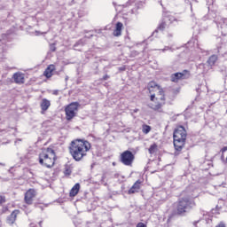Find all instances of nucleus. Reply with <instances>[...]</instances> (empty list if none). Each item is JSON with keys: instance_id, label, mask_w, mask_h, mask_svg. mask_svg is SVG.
Masks as SVG:
<instances>
[{"instance_id": "obj_1", "label": "nucleus", "mask_w": 227, "mask_h": 227, "mask_svg": "<svg viewBox=\"0 0 227 227\" xmlns=\"http://www.w3.org/2000/svg\"><path fill=\"white\" fill-rule=\"evenodd\" d=\"M147 90L150 95V103L148 104L149 109H152V111H154L155 113H164V106H166L168 100L164 88L154 81H151L147 84Z\"/></svg>"}, {"instance_id": "obj_2", "label": "nucleus", "mask_w": 227, "mask_h": 227, "mask_svg": "<svg viewBox=\"0 0 227 227\" xmlns=\"http://www.w3.org/2000/svg\"><path fill=\"white\" fill-rule=\"evenodd\" d=\"M90 150H91V143L86 139H74L68 146V152L76 162H81L88 155Z\"/></svg>"}, {"instance_id": "obj_3", "label": "nucleus", "mask_w": 227, "mask_h": 227, "mask_svg": "<svg viewBox=\"0 0 227 227\" xmlns=\"http://www.w3.org/2000/svg\"><path fill=\"white\" fill-rule=\"evenodd\" d=\"M174 147L176 152H182L187 141V130L184 126H177L173 133Z\"/></svg>"}, {"instance_id": "obj_4", "label": "nucleus", "mask_w": 227, "mask_h": 227, "mask_svg": "<svg viewBox=\"0 0 227 227\" xmlns=\"http://www.w3.org/2000/svg\"><path fill=\"white\" fill-rule=\"evenodd\" d=\"M175 210L172 213L173 215H179L184 217L187 215L189 210H192V201L189 198H181L174 204Z\"/></svg>"}, {"instance_id": "obj_5", "label": "nucleus", "mask_w": 227, "mask_h": 227, "mask_svg": "<svg viewBox=\"0 0 227 227\" xmlns=\"http://www.w3.org/2000/svg\"><path fill=\"white\" fill-rule=\"evenodd\" d=\"M39 163L45 168H52L56 164V152L48 147L42 150L39 153Z\"/></svg>"}, {"instance_id": "obj_6", "label": "nucleus", "mask_w": 227, "mask_h": 227, "mask_svg": "<svg viewBox=\"0 0 227 227\" xmlns=\"http://www.w3.org/2000/svg\"><path fill=\"white\" fill-rule=\"evenodd\" d=\"M80 106L79 102H72L65 107L66 120L67 121H72V120L77 116Z\"/></svg>"}, {"instance_id": "obj_7", "label": "nucleus", "mask_w": 227, "mask_h": 227, "mask_svg": "<svg viewBox=\"0 0 227 227\" xmlns=\"http://www.w3.org/2000/svg\"><path fill=\"white\" fill-rule=\"evenodd\" d=\"M136 156L134 153L129 150L122 152L120 155V162L124 166H129L130 168H132Z\"/></svg>"}, {"instance_id": "obj_8", "label": "nucleus", "mask_w": 227, "mask_h": 227, "mask_svg": "<svg viewBox=\"0 0 227 227\" xmlns=\"http://www.w3.org/2000/svg\"><path fill=\"white\" fill-rule=\"evenodd\" d=\"M191 77V72L187 69L183 70V72H177L170 75L171 82H179V81H184Z\"/></svg>"}, {"instance_id": "obj_9", "label": "nucleus", "mask_w": 227, "mask_h": 227, "mask_svg": "<svg viewBox=\"0 0 227 227\" xmlns=\"http://www.w3.org/2000/svg\"><path fill=\"white\" fill-rule=\"evenodd\" d=\"M141 184H143V181L139 179L137 180L128 191V194H136V192H139V191H141Z\"/></svg>"}, {"instance_id": "obj_10", "label": "nucleus", "mask_w": 227, "mask_h": 227, "mask_svg": "<svg viewBox=\"0 0 227 227\" xmlns=\"http://www.w3.org/2000/svg\"><path fill=\"white\" fill-rule=\"evenodd\" d=\"M55 70H56V66H54L53 64L49 65L43 72L44 77H46V79H51V77L54 75Z\"/></svg>"}, {"instance_id": "obj_11", "label": "nucleus", "mask_w": 227, "mask_h": 227, "mask_svg": "<svg viewBox=\"0 0 227 227\" xmlns=\"http://www.w3.org/2000/svg\"><path fill=\"white\" fill-rule=\"evenodd\" d=\"M20 214L19 209H15L12 214L7 217V224H13L17 221V216Z\"/></svg>"}, {"instance_id": "obj_12", "label": "nucleus", "mask_w": 227, "mask_h": 227, "mask_svg": "<svg viewBox=\"0 0 227 227\" xmlns=\"http://www.w3.org/2000/svg\"><path fill=\"white\" fill-rule=\"evenodd\" d=\"M40 106L42 110V114H45V111H47L49 107H51V101L47 98H43L41 101Z\"/></svg>"}, {"instance_id": "obj_13", "label": "nucleus", "mask_w": 227, "mask_h": 227, "mask_svg": "<svg viewBox=\"0 0 227 227\" xmlns=\"http://www.w3.org/2000/svg\"><path fill=\"white\" fill-rule=\"evenodd\" d=\"M79 191H81V184L76 183L69 192L70 198H75L79 194Z\"/></svg>"}, {"instance_id": "obj_14", "label": "nucleus", "mask_w": 227, "mask_h": 227, "mask_svg": "<svg viewBox=\"0 0 227 227\" xmlns=\"http://www.w3.org/2000/svg\"><path fill=\"white\" fill-rule=\"evenodd\" d=\"M13 80L16 84H24L25 77L22 73H15L13 74Z\"/></svg>"}, {"instance_id": "obj_15", "label": "nucleus", "mask_w": 227, "mask_h": 227, "mask_svg": "<svg viewBox=\"0 0 227 227\" xmlns=\"http://www.w3.org/2000/svg\"><path fill=\"white\" fill-rule=\"evenodd\" d=\"M121 29H123V23L117 22L115 25V29L114 30V36H121Z\"/></svg>"}, {"instance_id": "obj_16", "label": "nucleus", "mask_w": 227, "mask_h": 227, "mask_svg": "<svg viewBox=\"0 0 227 227\" xmlns=\"http://www.w3.org/2000/svg\"><path fill=\"white\" fill-rule=\"evenodd\" d=\"M217 59H218V57L217 55H211L207 63V65H209V67H214V65H215V63H217Z\"/></svg>"}, {"instance_id": "obj_17", "label": "nucleus", "mask_w": 227, "mask_h": 227, "mask_svg": "<svg viewBox=\"0 0 227 227\" xmlns=\"http://www.w3.org/2000/svg\"><path fill=\"white\" fill-rule=\"evenodd\" d=\"M157 150H159V146L157 145V144L154 143L150 145L148 152L150 155H153V153H156Z\"/></svg>"}, {"instance_id": "obj_18", "label": "nucleus", "mask_w": 227, "mask_h": 227, "mask_svg": "<svg viewBox=\"0 0 227 227\" xmlns=\"http://www.w3.org/2000/svg\"><path fill=\"white\" fill-rule=\"evenodd\" d=\"M152 131V126L148 125V124H143L142 125V132L143 134H150V132Z\"/></svg>"}, {"instance_id": "obj_19", "label": "nucleus", "mask_w": 227, "mask_h": 227, "mask_svg": "<svg viewBox=\"0 0 227 227\" xmlns=\"http://www.w3.org/2000/svg\"><path fill=\"white\" fill-rule=\"evenodd\" d=\"M6 203V196L0 194V206L4 205Z\"/></svg>"}, {"instance_id": "obj_20", "label": "nucleus", "mask_w": 227, "mask_h": 227, "mask_svg": "<svg viewBox=\"0 0 227 227\" xmlns=\"http://www.w3.org/2000/svg\"><path fill=\"white\" fill-rule=\"evenodd\" d=\"M64 175H65V176H70L72 175V169H70V168H67L64 170Z\"/></svg>"}, {"instance_id": "obj_21", "label": "nucleus", "mask_w": 227, "mask_h": 227, "mask_svg": "<svg viewBox=\"0 0 227 227\" xmlns=\"http://www.w3.org/2000/svg\"><path fill=\"white\" fill-rule=\"evenodd\" d=\"M158 29H160V31H164V29H166V22L163 21L159 25Z\"/></svg>"}, {"instance_id": "obj_22", "label": "nucleus", "mask_w": 227, "mask_h": 227, "mask_svg": "<svg viewBox=\"0 0 227 227\" xmlns=\"http://www.w3.org/2000/svg\"><path fill=\"white\" fill-rule=\"evenodd\" d=\"M29 191H27L26 193H25V202L27 203V205H29Z\"/></svg>"}, {"instance_id": "obj_23", "label": "nucleus", "mask_w": 227, "mask_h": 227, "mask_svg": "<svg viewBox=\"0 0 227 227\" xmlns=\"http://www.w3.org/2000/svg\"><path fill=\"white\" fill-rule=\"evenodd\" d=\"M51 52H56V43L50 44Z\"/></svg>"}, {"instance_id": "obj_24", "label": "nucleus", "mask_w": 227, "mask_h": 227, "mask_svg": "<svg viewBox=\"0 0 227 227\" xmlns=\"http://www.w3.org/2000/svg\"><path fill=\"white\" fill-rule=\"evenodd\" d=\"M29 194H30V198H35L36 196V191L30 189Z\"/></svg>"}, {"instance_id": "obj_25", "label": "nucleus", "mask_w": 227, "mask_h": 227, "mask_svg": "<svg viewBox=\"0 0 227 227\" xmlns=\"http://www.w3.org/2000/svg\"><path fill=\"white\" fill-rule=\"evenodd\" d=\"M215 227H226V223H224V222H220Z\"/></svg>"}, {"instance_id": "obj_26", "label": "nucleus", "mask_w": 227, "mask_h": 227, "mask_svg": "<svg viewBox=\"0 0 227 227\" xmlns=\"http://www.w3.org/2000/svg\"><path fill=\"white\" fill-rule=\"evenodd\" d=\"M109 75L108 74H105L102 78L101 81H107V79H109Z\"/></svg>"}, {"instance_id": "obj_27", "label": "nucleus", "mask_w": 227, "mask_h": 227, "mask_svg": "<svg viewBox=\"0 0 227 227\" xmlns=\"http://www.w3.org/2000/svg\"><path fill=\"white\" fill-rule=\"evenodd\" d=\"M137 227H147L146 226V224H145V223H138L137 224Z\"/></svg>"}, {"instance_id": "obj_28", "label": "nucleus", "mask_w": 227, "mask_h": 227, "mask_svg": "<svg viewBox=\"0 0 227 227\" xmlns=\"http://www.w3.org/2000/svg\"><path fill=\"white\" fill-rule=\"evenodd\" d=\"M121 70H125V67L121 68Z\"/></svg>"}]
</instances>
